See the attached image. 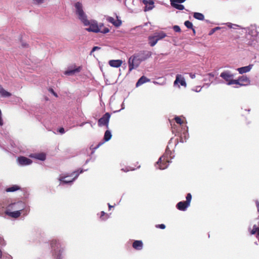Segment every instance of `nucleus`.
I'll return each mask as SVG.
<instances>
[{
  "instance_id": "f257e3e1",
  "label": "nucleus",
  "mask_w": 259,
  "mask_h": 259,
  "mask_svg": "<svg viewBox=\"0 0 259 259\" xmlns=\"http://www.w3.org/2000/svg\"><path fill=\"white\" fill-rule=\"evenodd\" d=\"M88 169L79 168L70 174H61L60 175L58 180L60 182V185L65 184L72 185L73 182L78 178L79 174L83 171H87Z\"/></svg>"
},
{
  "instance_id": "f03ea898",
  "label": "nucleus",
  "mask_w": 259,
  "mask_h": 259,
  "mask_svg": "<svg viewBox=\"0 0 259 259\" xmlns=\"http://www.w3.org/2000/svg\"><path fill=\"white\" fill-rule=\"evenodd\" d=\"M51 252L54 259H62L64 248L59 240H52L50 242Z\"/></svg>"
},
{
  "instance_id": "7ed1b4c3",
  "label": "nucleus",
  "mask_w": 259,
  "mask_h": 259,
  "mask_svg": "<svg viewBox=\"0 0 259 259\" xmlns=\"http://www.w3.org/2000/svg\"><path fill=\"white\" fill-rule=\"evenodd\" d=\"M89 24L86 26H89V27L87 28L86 30L88 31H92L94 32H101L103 33H107L109 31V29L107 27H104L102 24L98 25L97 22L95 21L88 20Z\"/></svg>"
},
{
  "instance_id": "20e7f679",
  "label": "nucleus",
  "mask_w": 259,
  "mask_h": 259,
  "mask_svg": "<svg viewBox=\"0 0 259 259\" xmlns=\"http://www.w3.org/2000/svg\"><path fill=\"white\" fill-rule=\"evenodd\" d=\"M74 6L76 10V14L77 15L78 19L84 25L88 24L89 22L87 16L83 10L82 4L80 2H77L75 4Z\"/></svg>"
},
{
  "instance_id": "39448f33",
  "label": "nucleus",
  "mask_w": 259,
  "mask_h": 259,
  "mask_svg": "<svg viewBox=\"0 0 259 259\" xmlns=\"http://www.w3.org/2000/svg\"><path fill=\"white\" fill-rule=\"evenodd\" d=\"M26 204L22 201H19L17 202H14L10 204L8 206V209L20 210L21 212H25L24 214H27L28 210H25Z\"/></svg>"
},
{
  "instance_id": "423d86ee",
  "label": "nucleus",
  "mask_w": 259,
  "mask_h": 259,
  "mask_svg": "<svg viewBox=\"0 0 259 259\" xmlns=\"http://www.w3.org/2000/svg\"><path fill=\"white\" fill-rule=\"evenodd\" d=\"M141 62V60L136 54L131 56L128 60L129 71L131 72L134 69L137 68Z\"/></svg>"
},
{
  "instance_id": "0eeeda50",
  "label": "nucleus",
  "mask_w": 259,
  "mask_h": 259,
  "mask_svg": "<svg viewBox=\"0 0 259 259\" xmlns=\"http://www.w3.org/2000/svg\"><path fill=\"white\" fill-rule=\"evenodd\" d=\"M192 199V195L190 193H188L186 196V200L185 201H180L177 204L176 207L181 211H186L190 205Z\"/></svg>"
},
{
  "instance_id": "6e6552de",
  "label": "nucleus",
  "mask_w": 259,
  "mask_h": 259,
  "mask_svg": "<svg viewBox=\"0 0 259 259\" xmlns=\"http://www.w3.org/2000/svg\"><path fill=\"white\" fill-rule=\"evenodd\" d=\"M166 36V34L163 32L156 33L154 35L149 36L148 37L149 44L150 46L153 47L159 40L164 38Z\"/></svg>"
},
{
  "instance_id": "1a4fd4ad",
  "label": "nucleus",
  "mask_w": 259,
  "mask_h": 259,
  "mask_svg": "<svg viewBox=\"0 0 259 259\" xmlns=\"http://www.w3.org/2000/svg\"><path fill=\"white\" fill-rule=\"evenodd\" d=\"M220 76L227 82V84H234L237 82L235 79H233V74L230 73L229 72L224 71L221 73Z\"/></svg>"
},
{
  "instance_id": "9d476101",
  "label": "nucleus",
  "mask_w": 259,
  "mask_h": 259,
  "mask_svg": "<svg viewBox=\"0 0 259 259\" xmlns=\"http://www.w3.org/2000/svg\"><path fill=\"white\" fill-rule=\"evenodd\" d=\"M110 118V114L108 112L106 113L101 118L98 120V125L99 126H105L107 128H108Z\"/></svg>"
},
{
  "instance_id": "9b49d317",
  "label": "nucleus",
  "mask_w": 259,
  "mask_h": 259,
  "mask_svg": "<svg viewBox=\"0 0 259 259\" xmlns=\"http://www.w3.org/2000/svg\"><path fill=\"white\" fill-rule=\"evenodd\" d=\"M237 81L236 83L234 84H238L239 86H247L250 84V80L249 78L246 75H242L235 79Z\"/></svg>"
},
{
  "instance_id": "f8f14e48",
  "label": "nucleus",
  "mask_w": 259,
  "mask_h": 259,
  "mask_svg": "<svg viewBox=\"0 0 259 259\" xmlns=\"http://www.w3.org/2000/svg\"><path fill=\"white\" fill-rule=\"evenodd\" d=\"M136 54L142 62L149 58L152 55V52L149 51H142Z\"/></svg>"
},
{
  "instance_id": "ddd939ff",
  "label": "nucleus",
  "mask_w": 259,
  "mask_h": 259,
  "mask_svg": "<svg viewBox=\"0 0 259 259\" xmlns=\"http://www.w3.org/2000/svg\"><path fill=\"white\" fill-rule=\"evenodd\" d=\"M142 2L145 5L144 7L145 12L151 10L154 7V3L153 0H143Z\"/></svg>"
},
{
  "instance_id": "4468645a",
  "label": "nucleus",
  "mask_w": 259,
  "mask_h": 259,
  "mask_svg": "<svg viewBox=\"0 0 259 259\" xmlns=\"http://www.w3.org/2000/svg\"><path fill=\"white\" fill-rule=\"evenodd\" d=\"M185 0H170L171 6L179 10H183L184 9V6L180 4H176V3H184Z\"/></svg>"
},
{
  "instance_id": "2eb2a0df",
  "label": "nucleus",
  "mask_w": 259,
  "mask_h": 259,
  "mask_svg": "<svg viewBox=\"0 0 259 259\" xmlns=\"http://www.w3.org/2000/svg\"><path fill=\"white\" fill-rule=\"evenodd\" d=\"M116 19L111 17H108L106 19L108 22L112 23L114 26L118 27L121 25V21L116 17Z\"/></svg>"
},
{
  "instance_id": "dca6fc26",
  "label": "nucleus",
  "mask_w": 259,
  "mask_h": 259,
  "mask_svg": "<svg viewBox=\"0 0 259 259\" xmlns=\"http://www.w3.org/2000/svg\"><path fill=\"white\" fill-rule=\"evenodd\" d=\"M170 155V151H166L165 153L159 158L157 162H170L171 157Z\"/></svg>"
},
{
  "instance_id": "f3484780",
  "label": "nucleus",
  "mask_w": 259,
  "mask_h": 259,
  "mask_svg": "<svg viewBox=\"0 0 259 259\" xmlns=\"http://www.w3.org/2000/svg\"><path fill=\"white\" fill-rule=\"evenodd\" d=\"M10 210L11 209H7L5 211L6 214L12 218H15V219L19 217L22 212L21 211H20V210H15L14 211H10Z\"/></svg>"
},
{
  "instance_id": "a211bd4d",
  "label": "nucleus",
  "mask_w": 259,
  "mask_h": 259,
  "mask_svg": "<svg viewBox=\"0 0 259 259\" xmlns=\"http://www.w3.org/2000/svg\"><path fill=\"white\" fill-rule=\"evenodd\" d=\"M29 157L41 161H44L46 160V155L44 153H33L31 154Z\"/></svg>"
},
{
  "instance_id": "6ab92c4d",
  "label": "nucleus",
  "mask_w": 259,
  "mask_h": 259,
  "mask_svg": "<svg viewBox=\"0 0 259 259\" xmlns=\"http://www.w3.org/2000/svg\"><path fill=\"white\" fill-rule=\"evenodd\" d=\"M122 64V61L121 60H111L109 61V65L112 67H119Z\"/></svg>"
},
{
  "instance_id": "aec40b11",
  "label": "nucleus",
  "mask_w": 259,
  "mask_h": 259,
  "mask_svg": "<svg viewBox=\"0 0 259 259\" xmlns=\"http://www.w3.org/2000/svg\"><path fill=\"white\" fill-rule=\"evenodd\" d=\"M178 83H180L181 85L182 86L186 85V82L185 81L184 77L180 74H178L176 76V78L174 82L175 84H178Z\"/></svg>"
},
{
  "instance_id": "412c9836",
  "label": "nucleus",
  "mask_w": 259,
  "mask_h": 259,
  "mask_svg": "<svg viewBox=\"0 0 259 259\" xmlns=\"http://www.w3.org/2000/svg\"><path fill=\"white\" fill-rule=\"evenodd\" d=\"M252 66V64H250L248 66L238 68L237 70L240 74H243L250 71Z\"/></svg>"
},
{
  "instance_id": "4be33fe9",
  "label": "nucleus",
  "mask_w": 259,
  "mask_h": 259,
  "mask_svg": "<svg viewBox=\"0 0 259 259\" xmlns=\"http://www.w3.org/2000/svg\"><path fill=\"white\" fill-rule=\"evenodd\" d=\"M143 242L141 240H135L133 243V248L138 250L143 248Z\"/></svg>"
},
{
  "instance_id": "5701e85b",
  "label": "nucleus",
  "mask_w": 259,
  "mask_h": 259,
  "mask_svg": "<svg viewBox=\"0 0 259 259\" xmlns=\"http://www.w3.org/2000/svg\"><path fill=\"white\" fill-rule=\"evenodd\" d=\"M150 80L145 76L141 77L136 83V87H139L144 83L149 82Z\"/></svg>"
},
{
  "instance_id": "b1692460",
  "label": "nucleus",
  "mask_w": 259,
  "mask_h": 259,
  "mask_svg": "<svg viewBox=\"0 0 259 259\" xmlns=\"http://www.w3.org/2000/svg\"><path fill=\"white\" fill-rule=\"evenodd\" d=\"M167 163H154V167L156 169L163 170L168 167Z\"/></svg>"
},
{
  "instance_id": "393cba45",
  "label": "nucleus",
  "mask_w": 259,
  "mask_h": 259,
  "mask_svg": "<svg viewBox=\"0 0 259 259\" xmlns=\"http://www.w3.org/2000/svg\"><path fill=\"white\" fill-rule=\"evenodd\" d=\"M21 189V187L17 185H13L6 189L7 192H14Z\"/></svg>"
},
{
  "instance_id": "a878e982",
  "label": "nucleus",
  "mask_w": 259,
  "mask_h": 259,
  "mask_svg": "<svg viewBox=\"0 0 259 259\" xmlns=\"http://www.w3.org/2000/svg\"><path fill=\"white\" fill-rule=\"evenodd\" d=\"M0 94L3 97H9L11 96V94L6 91L1 85H0Z\"/></svg>"
},
{
  "instance_id": "bb28decb",
  "label": "nucleus",
  "mask_w": 259,
  "mask_h": 259,
  "mask_svg": "<svg viewBox=\"0 0 259 259\" xmlns=\"http://www.w3.org/2000/svg\"><path fill=\"white\" fill-rule=\"evenodd\" d=\"M81 70V67L79 66L74 69L69 70L65 71V74L66 75H72L76 72H79Z\"/></svg>"
},
{
  "instance_id": "cd10ccee",
  "label": "nucleus",
  "mask_w": 259,
  "mask_h": 259,
  "mask_svg": "<svg viewBox=\"0 0 259 259\" xmlns=\"http://www.w3.org/2000/svg\"><path fill=\"white\" fill-rule=\"evenodd\" d=\"M250 233H251V234H252V235L256 234V237L258 238L259 237V228L258 227V226L254 225L253 226V228L251 230Z\"/></svg>"
},
{
  "instance_id": "c85d7f7f",
  "label": "nucleus",
  "mask_w": 259,
  "mask_h": 259,
  "mask_svg": "<svg viewBox=\"0 0 259 259\" xmlns=\"http://www.w3.org/2000/svg\"><path fill=\"white\" fill-rule=\"evenodd\" d=\"M112 135L111 132L109 130H107L104 136V140L106 142L108 141L111 138Z\"/></svg>"
},
{
  "instance_id": "c756f323",
  "label": "nucleus",
  "mask_w": 259,
  "mask_h": 259,
  "mask_svg": "<svg viewBox=\"0 0 259 259\" xmlns=\"http://www.w3.org/2000/svg\"><path fill=\"white\" fill-rule=\"evenodd\" d=\"M170 124L171 126V130L173 134H175V135H177L179 133V130L177 128V126L175 125V123H172V122L170 121Z\"/></svg>"
},
{
  "instance_id": "7c9ffc66",
  "label": "nucleus",
  "mask_w": 259,
  "mask_h": 259,
  "mask_svg": "<svg viewBox=\"0 0 259 259\" xmlns=\"http://www.w3.org/2000/svg\"><path fill=\"white\" fill-rule=\"evenodd\" d=\"M140 167V165L137 166L136 167H133L132 166L129 165L126 167L125 168H122L121 170L124 172H127L130 170H134L137 168H138Z\"/></svg>"
},
{
  "instance_id": "2f4dec72",
  "label": "nucleus",
  "mask_w": 259,
  "mask_h": 259,
  "mask_svg": "<svg viewBox=\"0 0 259 259\" xmlns=\"http://www.w3.org/2000/svg\"><path fill=\"white\" fill-rule=\"evenodd\" d=\"M17 162H32V161L25 157L20 156L18 157Z\"/></svg>"
},
{
  "instance_id": "473e14b6",
  "label": "nucleus",
  "mask_w": 259,
  "mask_h": 259,
  "mask_svg": "<svg viewBox=\"0 0 259 259\" xmlns=\"http://www.w3.org/2000/svg\"><path fill=\"white\" fill-rule=\"evenodd\" d=\"M184 24L188 28L192 29L193 31V32L194 33V29L193 28V25L192 22H190L189 21H186L184 23Z\"/></svg>"
},
{
  "instance_id": "72a5a7b5",
  "label": "nucleus",
  "mask_w": 259,
  "mask_h": 259,
  "mask_svg": "<svg viewBox=\"0 0 259 259\" xmlns=\"http://www.w3.org/2000/svg\"><path fill=\"white\" fill-rule=\"evenodd\" d=\"M204 16L202 14L195 12V19L202 20L204 19Z\"/></svg>"
},
{
  "instance_id": "f704fd0d",
  "label": "nucleus",
  "mask_w": 259,
  "mask_h": 259,
  "mask_svg": "<svg viewBox=\"0 0 259 259\" xmlns=\"http://www.w3.org/2000/svg\"><path fill=\"white\" fill-rule=\"evenodd\" d=\"M176 122L179 124L180 125H182L183 123V121L182 120L181 118L179 116H176L174 118Z\"/></svg>"
},
{
  "instance_id": "c9c22d12",
  "label": "nucleus",
  "mask_w": 259,
  "mask_h": 259,
  "mask_svg": "<svg viewBox=\"0 0 259 259\" xmlns=\"http://www.w3.org/2000/svg\"><path fill=\"white\" fill-rule=\"evenodd\" d=\"M104 143L103 142H100L96 146L93 147V145H92L91 146V149L93 150V152L95 151L96 149L98 148L101 145H102Z\"/></svg>"
},
{
  "instance_id": "e433bc0d",
  "label": "nucleus",
  "mask_w": 259,
  "mask_h": 259,
  "mask_svg": "<svg viewBox=\"0 0 259 259\" xmlns=\"http://www.w3.org/2000/svg\"><path fill=\"white\" fill-rule=\"evenodd\" d=\"M173 29L175 32H180L181 31L180 27L178 25H175L173 27Z\"/></svg>"
},
{
  "instance_id": "4c0bfd02",
  "label": "nucleus",
  "mask_w": 259,
  "mask_h": 259,
  "mask_svg": "<svg viewBox=\"0 0 259 259\" xmlns=\"http://www.w3.org/2000/svg\"><path fill=\"white\" fill-rule=\"evenodd\" d=\"M156 227L161 229H164L165 228V225L164 224L157 225Z\"/></svg>"
},
{
  "instance_id": "58836bf2",
  "label": "nucleus",
  "mask_w": 259,
  "mask_h": 259,
  "mask_svg": "<svg viewBox=\"0 0 259 259\" xmlns=\"http://www.w3.org/2000/svg\"><path fill=\"white\" fill-rule=\"evenodd\" d=\"M3 259H12V257L10 254H7L4 255Z\"/></svg>"
},
{
  "instance_id": "ea45409f",
  "label": "nucleus",
  "mask_w": 259,
  "mask_h": 259,
  "mask_svg": "<svg viewBox=\"0 0 259 259\" xmlns=\"http://www.w3.org/2000/svg\"><path fill=\"white\" fill-rule=\"evenodd\" d=\"M100 49V47H94L93 48L92 51H91V54L94 52V51H96L97 50H99Z\"/></svg>"
},
{
  "instance_id": "a19ab883",
  "label": "nucleus",
  "mask_w": 259,
  "mask_h": 259,
  "mask_svg": "<svg viewBox=\"0 0 259 259\" xmlns=\"http://www.w3.org/2000/svg\"><path fill=\"white\" fill-rule=\"evenodd\" d=\"M19 163V166H24L30 164L31 163Z\"/></svg>"
},
{
  "instance_id": "79ce46f5",
  "label": "nucleus",
  "mask_w": 259,
  "mask_h": 259,
  "mask_svg": "<svg viewBox=\"0 0 259 259\" xmlns=\"http://www.w3.org/2000/svg\"><path fill=\"white\" fill-rule=\"evenodd\" d=\"M49 91H50L51 93H52V94H53L55 97H57V96H57V93H56L54 92V91L53 90V89H50L49 90Z\"/></svg>"
},
{
  "instance_id": "37998d69",
  "label": "nucleus",
  "mask_w": 259,
  "mask_h": 259,
  "mask_svg": "<svg viewBox=\"0 0 259 259\" xmlns=\"http://www.w3.org/2000/svg\"><path fill=\"white\" fill-rule=\"evenodd\" d=\"M215 31V29H214V28H212V29H211V30L209 31V34H209V35H212L213 33H214Z\"/></svg>"
},
{
  "instance_id": "c03bdc74",
  "label": "nucleus",
  "mask_w": 259,
  "mask_h": 259,
  "mask_svg": "<svg viewBox=\"0 0 259 259\" xmlns=\"http://www.w3.org/2000/svg\"><path fill=\"white\" fill-rule=\"evenodd\" d=\"M59 132L61 133V134H64L65 133V130L64 129L63 127H61L59 130Z\"/></svg>"
},
{
  "instance_id": "a18cd8bd",
  "label": "nucleus",
  "mask_w": 259,
  "mask_h": 259,
  "mask_svg": "<svg viewBox=\"0 0 259 259\" xmlns=\"http://www.w3.org/2000/svg\"><path fill=\"white\" fill-rule=\"evenodd\" d=\"M255 203H256V207L257 208V211L259 213V202H258V201L256 200L255 201Z\"/></svg>"
},
{
  "instance_id": "49530a36",
  "label": "nucleus",
  "mask_w": 259,
  "mask_h": 259,
  "mask_svg": "<svg viewBox=\"0 0 259 259\" xmlns=\"http://www.w3.org/2000/svg\"><path fill=\"white\" fill-rule=\"evenodd\" d=\"M37 4H41L44 2V0H35Z\"/></svg>"
},
{
  "instance_id": "de8ad7c7",
  "label": "nucleus",
  "mask_w": 259,
  "mask_h": 259,
  "mask_svg": "<svg viewBox=\"0 0 259 259\" xmlns=\"http://www.w3.org/2000/svg\"><path fill=\"white\" fill-rule=\"evenodd\" d=\"M207 75H208L209 76H210L211 78H213L214 76V75L212 73H208V74H207Z\"/></svg>"
},
{
  "instance_id": "09e8293b",
  "label": "nucleus",
  "mask_w": 259,
  "mask_h": 259,
  "mask_svg": "<svg viewBox=\"0 0 259 259\" xmlns=\"http://www.w3.org/2000/svg\"><path fill=\"white\" fill-rule=\"evenodd\" d=\"M199 87H196L195 88V92H199L200 91V89H199Z\"/></svg>"
},
{
  "instance_id": "8fccbe9b",
  "label": "nucleus",
  "mask_w": 259,
  "mask_h": 259,
  "mask_svg": "<svg viewBox=\"0 0 259 259\" xmlns=\"http://www.w3.org/2000/svg\"><path fill=\"white\" fill-rule=\"evenodd\" d=\"M105 212L104 211H101V218H102L104 215H105Z\"/></svg>"
},
{
  "instance_id": "3c124183",
  "label": "nucleus",
  "mask_w": 259,
  "mask_h": 259,
  "mask_svg": "<svg viewBox=\"0 0 259 259\" xmlns=\"http://www.w3.org/2000/svg\"><path fill=\"white\" fill-rule=\"evenodd\" d=\"M214 29H215V30H219L220 29V28L219 27H216L215 28H214Z\"/></svg>"
},
{
  "instance_id": "603ef678",
  "label": "nucleus",
  "mask_w": 259,
  "mask_h": 259,
  "mask_svg": "<svg viewBox=\"0 0 259 259\" xmlns=\"http://www.w3.org/2000/svg\"><path fill=\"white\" fill-rule=\"evenodd\" d=\"M108 207L110 208H111V207H113V206H111L110 204L108 203Z\"/></svg>"
},
{
  "instance_id": "864d4df0",
  "label": "nucleus",
  "mask_w": 259,
  "mask_h": 259,
  "mask_svg": "<svg viewBox=\"0 0 259 259\" xmlns=\"http://www.w3.org/2000/svg\"><path fill=\"white\" fill-rule=\"evenodd\" d=\"M27 46H28V45H27V44L23 45V46L24 47H27Z\"/></svg>"
},
{
  "instance_id": "5fc2aeb1",
  "label": "nucleus",
  "mask_w": 259,
  "mask_h": 259,
  "mask_svg": "<svg viewBox=\"0 0 259 259\" xmlns=\"http://www.w3.org/2000/svg\"><path fill=\"white\" fill-rule=\"evenodd\" d=\"M176 4H182V3H176Z\"/></svg>"
},
{
  "instance_id": "6e6d98bb",
  "label": "nucleus",
  "mask_w": 259,
  "mask_h": 259,
  "mask_svg": "<svg viewBox=\"0 0 259 259\" xmlns=\"http://www.w3.org/2000/svg\"><path fill=\"white\" fill-rule=\"evenodd\" d=\"M4 243L2 244V245H5V243L4 242V241H3Z\"/></svg>"
}]
</instances>
